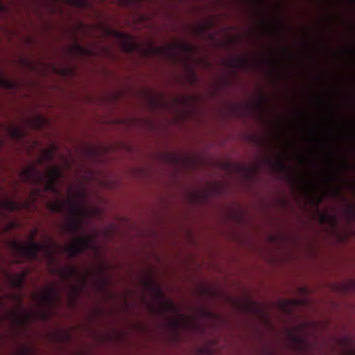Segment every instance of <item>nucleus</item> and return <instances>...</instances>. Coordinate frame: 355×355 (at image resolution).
I'll use <instances>...</instances> for the list:
<instances>
[{"instance_id": "obj_23", "label": "nucleus", "mask_w": 355, "mask_h": 355, "mask_svg": "<svg viewBox=\"0 0 355 355\" xmlns=\"http://www.w3.org/2000/svg\"><path fill=\"white\" fill-rule=\"evenodd\" d=\"M251 140L253 141H255L258 145H260V146H263L264 145V142L261 139H255V138L252 137Z\"/></svg>"}, {"instance_id": "obj_2", "label": "nucleus", "mask_w": 355, "mask_h": 355, "mask_svg": "<svg viewBox=\"0 0 355 355\" xmlns=\"http://www.w3.org/2000/svg\"><path fill=\"white\" fill-rule=\"evenodd\" d=\"M37 232V230L32 235L28 245H22L17 241H12L10 243V248L16 254L31 260H37L39 253L44 252L51 262L54 261L51 246L46 243H39L34 241L33 236Z\"/></svg>"}, {"instance_id": "obj_17", "label": "nucleus", "mask_w": 355, "mask_h": 355, "mask_svg": "<svg viewBox=\"0 0 355 355\" xmlns=\"http://www.w3.org/2000/svg\"><path fill=\"white\" fill-rule=\"evenodd\" d=\"M170 324H171V327L173 328L175 331H177L182 325H184V326H186V325L195 326L196 325L189 321H184L182 322H180V321L177 320H172L170 322Z\"/></svg>"}, {"instance_id": "obj_37", "label": "nucleus", "mask_w": 355, "mask_h": 355, "mask_svg": "<svg viewBox=\"0 0 355 355\" xmlns=\"http://www.w3.org/2000/svg\"><path fill=\"white\" fill-rule=\"evenodd\" d=\"M36 192H37V193H39V192H40V190H39V189H37V190H36Z\"/></svg>"}, {"instance_id": "obj_5", "label": "nucleus", "mask_w": 355, "mask_h": 355, "mask_svg": "<svg viewBox=\"0 0 355 355\" xmlns=\"http://www.w3.org/2000/svg\"><path fill=\"white\" fill-rule=\"evenodd\" d=\"M40 302L52 306L59 301V297L56 289L53 287L50 288L48 291L43 292L37 296Z\"/></svg>"}, {"instance_id": "obj_11", "label": "nucleus", "mask_w": 355, "mask_h": 355, "mask_svg": "<svg viewBox=\"0 0 355 355\" xmlns=\"http://www.w3.org/2000/svg\"><path fill=\"white\" fill-rule=\"evenodd\" d=\"M249 64L245 58H239L227 61V66L232 69H246Z\"/></svg>"}, {"instance_id": "obj_22", "label": "nucleus", "mask_w": 355, "mask_h": 355, "mask_svg": "<svg viewBox=\"0 0 355 355\" xmlns=\"http://www.w3.org/2000/svg\"><path fill=\"white\" fill-rule=\"evenodd\" d=\"M328 218H329V216H328L327 214H322V215L320 216V223H321L322 224H324V223L327 221V220L328 219Z\"/></svg>"}, {"instance_id": "obj_1", "label": "nucleus", "mask_w": 355, "mask_h": 355, "mask_svg": "<svg viewBox=\"0 0 355 355\" xmlns=\"http://www.w3.org/2000/svg\"><path fill=\"white\" fill-rule=\"evenodd\" d=\"M19 176L22 182L31 184L38 185L43 182L44 191L57 193L56 184L62 176V171L58 167L53 166L48 171L46 176L44 177L37 170L36 166L33 164L21 170Z\"/></svg>"}, {"instance_id": "obj_36", "label": "nucleus", "mask_w": 355, "mask_h": 355, "mask_svg": "<svg viewBox=\"0 0 355 355\" xmlns=\"http://www.w3.org/2000/svg\"><path fill=\"white\" fill-rule=\"evenodd\" d=\"M327 180L329 182L331 180V178H328Z\"/></svg>"}, {"instance_id": "obj_12", "label": "nucleus", "mask_w": 355, "mask_h": 355, "mask_svg": "<svg viewBox=\"0 0 355 355\" xmlns=\"http://www.w3.org/2000/svg\"><path fill=\"white\" fill-rule=\"evenodd\" d=\"M59 275L64 279H69L71 277L76 276L78 275V270L76 268L73 266H69L65 270H58Z\"/></svg>"}, {"instance_id": "obj_27", "label": "nucleus", "mask_w": 355, "mask_h": 355, "mask_svg": "<svg viewBox=\"0 0 355 355\" xmlns=\"http://www.w3.org/2000/svg\"><path fill=\"white\" fill-rule=\"evenodd\" d=\"M12 263H16V264H20V263H22L23 261L22 260H21L20 259H15L12 261Z\"/></svg>"}, {"instance_id": "obj_21", "label": "nucleus", "mask_w": 355, "mask_h": 355, "mask_svg": "<svg viewBox=\"0 0 355 355\" xmlns=\"http://www.w3.org/2000/svg\"><path fill=\"white\" fill-rule=\"evenodd\" d=\"M38 315L40 318L43 320H47L49 318V315L47 313H40Z\"/></svg>"}, {"instance_id": "obj_35", "label": "nucleus", "mask_w": 355, "mask_h": 355, "mask_svg": "<svg viewBox=\"0 0 355 355\" xmlns=\"http://www.w3.org/2000/svg\"><path fill=\"white\" fill-rule=\"evenodd\" d=\"M3 5L0 3V9H3Z\"/></svg>"}, {"instance_id": "obj_26", "label": "nucleus", "mask_w": 355, "mask_h": 355, "mask_svg": "<svg viewBox=\"0 0 355 355\" xmlns=\"http://www.w3.org/2000/svg\"><path fill=\"white\" fill-rule=\"evenodd\" d=\"M45 154L48 159H51L53 157V153L51 151H46Z\"/></svg>"}, {"instance_id": "obj_33", "label": "nucleus", "mask_w": 355, "mask_h": 355, "mask_svg": "<svg viewBox=\"0 0 355 355\" xmlns=\"http://www.w3.org/2000/svg\"><path fill=\"white\" fill-rule=\"evenodd\" d=\"M27 353L28 352L26 349H24L23 352V355H27Z\"/></svg>"}, {"instance_id": "obj_28", "label": "nucleus", "mask_w": 355, "mask_h": 355, "mask_svg": "<svg viewBox=\"0 0 355 355\" xmlns=\"http://www.w3.org/2000/svg\"><path fill=\"white\" fill-rule=\"evenodd\" d=\"M340 193H341V189H338L336 191H334V194L336 196H340Z\"/></svg>"}, {"instance_id": "obj_20", "label": "nucleus", "mask_w": 355, "mask_h": 355, "mask_svg": "<svg viewBox=\"0 0 355 355\" xmlns=\"http://www.w3.org/2000/svg\"><path fill=\"white\" fill-rule=\"evenodd\" d=\"M154 51L156 53H162L165 55H171V52L168 49H166L164 48H155Z\"/></svg>"}, {"instance_id": "obj_10", "label": "nucleus", "mask_w": 355, "mask_h": 355, "mask_svg": "<svg viewBox=\"0 0 355 355\" xmlns=\"http://www.w3.org/2000/svg\"><path fill=\"white\" fill-rule=\"evenodd\" d=\"M290 339H291V342L293 343V344L294 345V348L295 349L299 350V351H302L306 347L307 343H306V340L304 338H302L297 334H295L293 333H291L290 334Z\"/></svg>"}, {"instance_id": "obj_4", "label": "nucleus", "mask_w": 355, "mask_h": 355, "mask_svg": "<svg viewBox=\"0 0 355 355\" xmlns=\"http://www.w3.org/2000/svg\"><path fill=\"white\" fill-rule=\"evenodd\" d=\"M107 33L119 40L122 43L125 51L131 52L133 50L134 47L131 42V37L129 35L112 28L107 29Z\"/></svg>"}, {"instance_id": "obj_24", "label": "nucleus", "mask_w": 355, "mask_h": 355, "mask_svg": "<svg viewBox=\"0 0 355 355\" xmlns=\"http://www.w3.org/2000/svg\"><path fill=\"white\" fill-rule=\"evenodd\" d=\"M166 308L168 309H175V306L173 303L171 302H166Z\"/></svg>"}, {"instance_id": "obj_15", "label": "nucleus", "mask_w": 355, "mask_h": 355, "mask_svg": "<svg viewBox=\"0 0 355 355\" xmlns=\"http://www.w3.org/2000/svg\"><path fill=\"white\" fill-rule=\"evenodd\" d=\"M10 135L15 139L20 140L24 136V132L20 128L13 127L10 129Z\"/></svg>"}, {"instance_id": "obj_8", "label": "nucleus", "mask_w": 355, "mask_h": 355, "mask_svg": "<svg viewBox=\"0 0 355 355\" xmlns=\"http://www.w3.org/2000/svg\"><path fill=\"white\" fill-rule=\"evenodd\" d=\"M63 233L69 234H75L81 230V223L79 220L75 219L69 221L65 225L62 227Z\"/></svg>"}, {"instance_id": "obj_9", "label": "nucleus", "mask_w": 355, "mask_h": 355, "mask_svg": "<svg viewBox=\"0 0 355 355\" xmlns=\"http://www.w3.org/2000/svg\"><path fill=\"white\" fill-rule=\"evenodd\" d=\"M71 52L78 56H89L93 55V51L91 49H89L80 44L75 42L71 46Z\"/></svg>"}, {"instance_id": "obj_3", "label": "nucleus", "mask_w": 355, "mask_h": 355, "mask_svg": "<svg viewBox=\"0 0 355 355\" xmlns=\"http://www.w3.org/2000/svg\"><path fill=\"white\" fill-rule=\"evenodd\" d=\"M94 248V239L89 235L76 238L73 243L64 247V250L70 258H76L84 251Z\"/></svg>"}, {"instance_id": "obj_14", "label": "nucleus", "mask_w": 355, "mask_h": 355, "mask_svg": "<svg viewBox=\"0 0 355 355\" xmlns=\"http://www.w3.org/2000/svg\"><path fill=\"white\" fill-rule=\"evenodd\" d=\"M173 48L180 49L182 51L187 53H193L196 50V48L193 45L187 42H180L174 45Z\"/></svg>"}, {"instance_id": "obj_13", "label": "nucleus", "mask_w": 355, "mask_h": 355, "mask_svg": "<svg viewBox=\"0 0 355 355\" xmlns=\"http://www.w3.org/2000/svg\"><path fill=\"white\" fill-rule=\"evenodd\" d=\"M271 162L273 168L277 171H285L288 169V166L282 157H278Z\"/></svg>"}, {"instance_id": "obj_25", "label": "nucleus", "mask_w": 355, "mask_h": 355, "mask_svg": "<svg viewBox=\"0 0 355 355\" xmlns=\"http://www.w3.org/2000/svg\"><path fill=\"white\" fill-rule=\"evenodd\" d=\"M264 103H265V98L263 97V98H261L260 105H257L259 107V109L261 110L262 112L263 111V104H264Z\"/></svg>"}, {"instance_id": "obj_34", "label": "nucleus", "mask_w": 355, "mask_h": 355, "mask_svg": "<svg viewBox=\"0 0 355 355\" xmlns=\"http://www.w3.org/2000/svg\"><path fill=\"white\" fill-rule=\"evenodd\" d=\"M73 213L74 215H77L78 214V213H77V211L76 210H73Z\"/></svg>"}, {"instance_id": "obj_16", "label": "nucleus", "mask_w": 355, "mask_h": 355, "mask_svg": "<svg viewBox=\"0 0 355 355\" xmlns=\"http://www.w3.org/2000/svg\"><path fill=\"white\" fill-rule=\"evenodd\" d=\"M15 83L6 78L3 75L0 73V87H5L7 89H11L14 87Z\"/></svg>"}, {"instance_id": "obj_32", "label": "nucleus", "mask_w": 355, "mask_h": 355, "mask_svg": "<svg viewBox=\"0 0 355 355\" xmlns=\"http://www.w3.org/2000/svg\"><path fill=\"white\" fill-rule=\"evenodd\" d=\"M352 211V214L354 216H355V207H353V208L352 209V211Z\"/></svg>"}, {"instance_id": "obj_30", "label": "nucleus", "mask_w": 355, "mask_h": 355, "mask_svg": "<svg viewBox=\"0 0 355 355\" xmlns=\"http://www.w3.org/2000/svg\"><path fill=\"white\" fill-rule=\"evenodd\" d=\"M345 355H355V349H354L352 352L346 354Z\"/></svg>"}, {"instance_id": "obj_7", "label": "nucleus", "mask_w": 355, "mask_h": 355, "mask_svg": "<svg viewBox=\"0 0 355 355\" xmlns=\"http://www.w3.org/2000/svg\"><path fill=\"white\" fill-rule=\"evenodd\" d=\"M26 277V272H19L10 275L9 278L11 286L15 288L21 289L24 287Z\"/></svg>"}, {"instance_id": "obj_18", "label": "nucleus", "mask_w": 355, "mask_h": 355, "mask_svg": "<svg viewBox=\"0 0 355 355\" xmlns=\"http://www.w3.org/2000/svg\"><path fill=\"white\" fill-rule=\"evenodd\" d=\"M208 29L207 25H202L193 29V34L196 36H201Z\"/></svg>"}, {"instance_id": "obj_29", "label": "nucleus", "mask_w": 355, "mask_h": 355, "mask_svg": "<svg viewBox=\"0 0 355 355\" xmlns=\"http://www.w3.org/2000/svg\"><path fill=\"white\" fill-rule=\"evenodd\" d=\"M289 180L291 182H297V179L295 177H290L289 178Z\"/></svg>"}, {"instance_id": "obj_31", "label": "nucleus", "mask_w": 355, "mask_h": 355, "mask_svg": "<svg viewBox=\"0 0 355 355\" xmlns=\"http://www.w3.org/2000/svg\"><path fill=\"white\" fill-rule=\"evenodd\" d=\"M31 316L30 315H28L24 320V321H27L31 320Z\"/></svg>"}, {"instance_id": "obj_19", "label": "nucleus", "mask_w": 355, "mask_h": 355, "mask_svg": "<svg viewBox=\"0 0 355 355\" xmlns=\"http://www.w3.org/2000/svg\"><path fill=\"white\" fill-rule=\"evenodd\" d=\"M64 208V205L62 202H58L51 205V209L55 212H62Z\"/></svg>"}, {"instance_id": "obj_6", "label": "nucleus", "mask_w": 355, "mask_h": 355, "mask_svg": "<svg viewBox=\"0 0 355 355\" xmlns=\"http://www.w3.org/2000/svg\"><path fill=\"white\" fill-rule=\"evenodd\" d=\"M23 205L15 200L6 198L0 201V207L8 211H19L22 209Z\"/></svg>"}]
</instances>
